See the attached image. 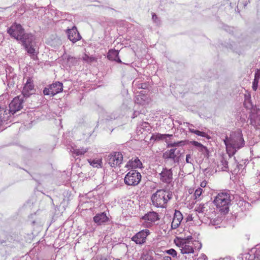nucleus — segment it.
Listing matches in <instances>:
<instances>
[{
	"label": "nucleus",
	"instance_id": "obj_1",
	"mask_svg": "<svg viewBox=\"0 0 260 260\" xmlns=\"http://www.w3.org/2000/svg\"><path fill=\"white\" fill-rule=\"evenodd\" d=\"M227 151H232L235 153L237 150L244 147L245 143L242 131L240 129L232 132L229 138L228 136L224 140Z\"/></svg>",
	"mask_w": 260,
	"mask_h": 260
},
{
	"label": "nucleus",
	"instance_id": "obj_2",
	"mask_svg": "<svg viewBox=\"0 0 260 260\" xmlns=\"http://www.w3.org/2000/svg\"><path fill=\"white\" fill-rule=\"evenodd\" d=\"M7 32L13 38L18 41H20L21 43L26 44V43L29 42L31 40V34L25 33L24 29L22 26L17 23L13 24L7 30Z\"/></svg>",
	"mask_w": 260,
	"mask_h": 260
},
{
	"label": "nucleus",
	"instance_id": "obj_3",
	"mask_svg": "<svg viewBox=\"0 0 260 260\" xmlns=\"http://www.w3.org/2000/svg\"><path fill=\"white\" fill-rule=\"evenodd\" d=\"M230 194L227 192H220L215 197L213 203L221 212L227 213L231 202Z\"/></svg>",
	"mask_w": 260,
	"mask_h": 260
},
{
	"label": "nucleus",
	"instance_id": "obj_4",
	"mask_svg": "<svg viewBox=\"0 0 260 260\" xmlns=\"http://www.w3.org/2000/svg\"><path fill=\"white\" fill-rule=\"evenodd\" d=\"M141 179V174L136 170H132L125 175L124 183L127 185L135 186L138 184Z\"/></svg>",
	"mask_w": 260,
	"mask_h": 260
},
{
	"label": "nucleus",
	"instance_id": "obj_5",
	"mask_svg": "<svg viewBox=\"0 0 260 260\" xmlns=\"http://www.w3.org/2000/svg\"><path fill=\"white\" fill-rule=\"evenodd\" d=\"M106 160L111 167H116L122 163L123 155L120 152H113L107 156Z\"/></svg>",
	"mask_w": 260,
	"mask_h": 260
},
{
	"label": "nucleus",
	"instance_id": "obj_6",
	"mask_svg": "<svg viewBox=\"0 0 260 260\" xmlns=\"http://www.w3.org/2000/svg\"><path fill=\"white\" fill-rule=\"evenodd\" d=\"M24 96L19 95L12 101L9 104V111L12 114H15L16 112L20 110L23 108L24 102Z\"/></svg>",
	"mask_w": 260,
	"mask_h": 260
},
{
	"label": "nucleus",
	"instance_id": "obj_7",
	"mask_svg": "<svg viewBox=\"0 0 260 260\" xmlns=\"http://www.w3.org/2000/svg\"><path fill=\"white\" fill-rule=\"evenodd\" d=\"M63 85L61 82H55L50 85L48 87H46L43 90V93L45 95H50L54 96L57 93L60 92L62 90Z\"/></svg>",
	"mask_w": 260,
	"mask_h": 260
},
{
	"label": "nucleus",
	"instance_id": "obj_8",
	"mask_svg": "<svg viewBox=\"0 0 260 260\" xmlns=\"http://www.w3.org/2000/svg\"><path fill=\"white\" fill-rule=\"evenodd\" d=\"M149 234V231L147 229L142 230L133 236L132 240L137 244H142L145 242L146 237Z\"/></svg>",
	"mask_w": 260,
	"mask_h": 260
},
{
	"label": "nucleus",
	"instance_id": "obj_9",
	"mask_svg": "<svg viewBox=\"0 0 260 260\" xmlns=\"http://www.w3.org/2000/svg\"><path fill=\"white\" fill-rule=\"evenodd\" d=\"M35 92L34 85L32 80L31 78H28L25 84L23 90L22 94L24 97H29L30 95Z\"/></svg>",
	"mask_w": 260,
	"mask_h": 260
},
{
	"label": "nucleus",
	"instance_id": "obj_10",
	"mask_svg": "<svg viewBox=\"0 0 260 260\" xmlns=\"http://www.w3.org/2000/svg\"><path fill=\"white\" fill-rule=\"evenodd\" d=\"M66 33L68 35V39L73 43L81 39V36L75 26H73L71 29H67Z\"/></svg>",
	"mask_w": 260,
	"mask_h": 260
},
{
	"label": "nucleus",
	"instance_id": "obj_11",
	"mask_svg": "<svg viewBox=\"0 0 260 260\" xmlns=\"http://www.w3.org/2000/svg\"><path fill=\"white\" fill-rule=\"evenodd\" d=\"M150 130V126L148 122H141L137 127L136 133L138 136L142 135L141 138H143Z\"/></svg>",
	"mask_w": 260,
	"mask_h": 260
},
{
	"label": "nucleus",
	"instance_id": "obj_12",
	"mask_svg": "<svg viewBox=\"0 0 260 260\" xmlns=\"http://www.w3.org/2000/svg\"><path fill=\"white\" fill-rule=\"evenodd\" d=\"M251 124L256 125L259 124L260 122V109L256 107L252 108L250 115Z\"/></svg>",
	"mask_w": 260,
	"mask_h": 260
},
{
	"label": "nucleus",
	"instance_id": "obj_13",
	"mask_svg": "<svg viewBox=\"0 0 260 260\" xmlns=\"http://www.w3.org/2000/svg\"><path fill=\"white\" fill-rule=\"evenodd\" d=\"M151 201L153 205L156 207H162V191L158 190L151 197Z\"/></svg>",
	"mask_w": 260,
	"mask_h": 260
},
{
	"label": "nucleus",
	"instance_id": "obj_14",
	"mask_svg": "<svg viewBox=\"0 0 260 260\" xmlns=\"http://www.w3.org/2000/svg\"><path fill=\"white\" fill-rule=\"evenodd\" d=\"M171 214L174 215L171 223V227L172 229H175L180 225L183 219V216L181 213L177 210H175L174 213L172 212Z\"/></svg>",
	"mask_w": 260,
	"mask_h": 260
},
{
	"label": "nucleus",
	"instance_id": "obj_15",
	"mask_svg": "<svg viewBox=\"0 0 260 260\" xmlns=\"http://www.w3.org/2000/svg\"><path fill=\"white\" fill-rule=\"evenodd\" d=\"M119 52L116 50H110L109 51L107 57L109 59L116 61L117 62L121 63V61L118 56Z\"/></svg>",
	"mask_w": 260,
	"mask_h": 260
},
{
	"label": "nucleus",
	"instance_id": "obj_16",
	"mask_svg": "<svg viewBox=\"0 0 260 260\" xmlns=\"http://www.w3.org/2000/svg\"><path fill=\"white\" fill-rule=\"evenodd\" d=\"M108 218L105 213L98 214L93 217L94 221L98 224H101L108 221Z\"/></svg>",
	"mask_w": 260,
	"mask_h": 260
},
{
	"label": "nucleus",
	"instance_id": "obj_17",
	"mask_svg": "<svg viewBox=\"0 0 260 260\" xmlns=\"http://www.w3.org/2000/svg\"><path fill=\"white\" fill-rule=\"evenodd\" d=\"M192 243H185L181 249L182 254H193L194 253V248L192 247Z\"/></svg>",
	"mask_w": 260,
	"mask_h": 260
},
{
	"label": "nucleus",
	"instance_id": "obj_18",
	"mask_svg": "<svg viewBox=\"0 0 260 260\" xmlns=\"http://www.w3.org/2000/svg\"><path fill=\"white\" fill-rule=\"evenodd\" d=\"M31 40H29V42L26 43V44L21 43L22 45L25 47L27 52L31 55L35 53V49L32 47L31 43L34 40V36L31 35L30 36Z\"/></svg>",
	"mask_w": 260,
	"mask_h": 260
},
{
	"label": "nucleus",
	"instance_id": "obj_19",
	"mask_svg": "<svg viewBox=\"0 0 260 260\" xmlns=\"http://www.w3.org/2000/svg\"><path fill=\"white\" fill-rule=\"evenodd\" d=\"M143 218L144 220L150 222H154L158 219V215L156 212H151L145 214L143 216Z\"/></svg>",
	"mask_w": 260,
	"mask_h": 260
},
{
	"label": "nucleus",
	"instance_id": "obj_20",
	"mask_svg": "<svg viewBox=\"0 0 260 260\" xmlns=\"http://www.w3.org/2000/svg\"><path fill=\"white\" fill-rule=\"evenodd\" d=\"M127 166L132 168H140L142 166V163L138 157L133 158L128 161Z\"/></svg>",
	"mask_w": 260,
	"mask_h": 260
},
{
	"label": "nucleus",
	"instance_id": "obj_21",
	"mask_svg": "<svg viewBox=\"0 0 260 260\" xmlns=\"http://www.w3.org/2000/svg\"><path fill=\"white\" fill-rule=\"evenodd\" d=\"M11 113L9 110L7 111L5 108H0V120L1 121H6L8 120L10 114Z\"/></svg>",
	"mask_w": 260,
	"mask_h": 260
},
{
	"label": "nucleus",
	"instance_id": "obj_22",
	"mask_svg": "<svg viewBox=\"0 0 260 260\" xmlns=\"http://www.w3.org/2000/svg\"><path fill=\"white\" fill-rule=\"evenodd\" d=\"M244 106L246 109H251L252 107V103L251 101V95L249 93L245 94V101Z\"/></svg>",
	"mask_w": 260,
	"mask_h": 260
},
{
	"label": "nucleus",
	"instance_id": "obj_23",
	"mask_svg": "<svg viewBox=\"0 0 260 260\" xmlns=\"http://www.w3.org/2000/svg\"><path fill=\"white\" fill-rule=\"evenodd\" d=\"M172 180V173L170 170H164V182L170 183Z\"/></svg>",
	"mask_w": 260,
	"mask_h": 260
},
{
	"label": "nucleus",
	"instance_id": "obj_24",
	"mask_svg": "<svg viewBox=\"0 0 260 260\" xmlns=\"http://www.w3.org/2000/svg\"><path fill=\"white\" fill-rule=\"evenodd\" d=\"M88 161L93 167L101 168L102 167V161L101 159H88Z\"/></svg>",
	"mask_w": 260,
	"mask_h": 260
},
{
	"label": "nucleus",
	"instance_id": "obj_25",
	"mask_svg": "<svg viewBox=\"0 0 260 260\" xmlns=\"http://www.w3.org/2000/svg\"><path fill=\"white\" fill-rule=\"evenodd\" d=\"M133 84H135L138 88L146 89L148 85L146 83H142L141 80H135L133 81Z\"/></svg>",
	"mask_w": 260,
	"mask_h": 260
},
{
	"label": "nucleus",
	"instance_id": "obj_26",
	"mask_svg": "<svg viewBox=\"0 0 260 260\" xmlns=\"http://www.w3.org/2000/svg\"><path fill=\"white\" fill-rule=\"evenodd\" d=\"M88 148H81V149H73L72 152L76 156H79L83 155L88 151Z\"/></svg>",
	"mask_w": 260,
	"mask_h": 260
},
{
	"label": "nucleus",
	"instance_id": "obj_27",
	"mask_svg": "<svg viewBox=\"0 0 260 260\" xmlns=\"http://www.w3.org/2000/svg\"><path fill=\"white\" fill-rule=\"evenodd\" d=\"M176 149L173 148L171 149L169 152H166V155L167 158L175 159L177 156V154L176 153Z\"/></svg>",
	"mask_w": 260,
	"mask_h": 260
},
{
	"label": "nucleus",
	"instance_id": "obj_28",
	"mask_svg": "<svg viewBox=\"0 0 260 260\" xmlns=\"http://www.w3.org/2000/svg\"><path fill=\"white\" fill-rule=\"evenodd\" d=\"M189 129L190 132L195 134L198 136L209 138L208 137V135L205 132H201L200 131L196 130L194 129H192V128H189Z\"/></svg>",
	"mask_w": 260,
	"mask_h": 260
},
{
	"label": "nucleus",
	"instance_id": "obj_29",
	"mask_svg": "<svg viewBox=\"0 0 260 260\" xmlns=\"http://www.w3.org/2000/svg\"><path fill=\"white\" fill-rule=\"evenodd\" d=\"M141 260H153V258L149 252L144 251L141 255Z\"/></svg>",
	"mask_w": 260,
	"mask_h": 260
},
{
	"label": "nucleus",
	"instance_id": "obj_30",
	"mask_svg": "<svg viewBox=\"0 0 260 260\" xmlns=\"http://www.w3.org/2000/svg\"><path fill=\"white\" fill-rule=\"evenodd\" d=\"M162 140V135L159 133L153 134L150 138V141H158Z\"/></svg>",
	"mask_w": 260,
	"mask_h": 260
},
{
	"label": "nucleus",
	"instance_id": "obj_31",
	"mask_svg": "<svg viewBox=\"0 0 260 260\" xmlns=\"http://www.w3.org/2000/svg\"><path fill=\"white\" fill-rule=\"evenodd\" d=\"M187 144V143L186 141H180L177 142L169 143L168 146L171 147L182 146Z\"/></svg>",
	"mask_w": 260,
	"mask_h": 260
},
{
	"label": "nucleus",
	"instance_id": "obj_32",
	"mask_svg": "<svg viewBox=\"0 0 260 260\" xmlns=\"http://www.w3.org/2000/svg\"><path fill=\"white\" fill-rule=\"evenodd\" d=\"M205 205L203 204H199L196 208V211L199 213H204L205 211Z\"/></svg>",
	"mask_w": 260,
	"mask_h": 260
},
{
	"label": "nucleus",
	"instance_id": "obj_33",
	"mask_svg": "<svg viewBox=\"0 0 260 260\" xmlns=\"http://www.w3.org/2000/svg\"><path fill=\"white\" fill-rule=\"evenodd\" d=\"M203 192V189L202 188L199 187V188H197L195 190V192L194 193L195 198L197 199L198 198H199L201 196V194H202Z\"/></svg>",
	"mask_w": 260,
	"mask_h": 260
},
{
	"label": "nucleus",
	"instance_id": "obj_34",
	"mask_svg": "<svg viewBox=\"0 0 260 260\" xmlns=\"http://www.w3.org/2000/svg\"><path fill=\"white\" fill-rule=\"evenodd\" d=\"M164 252L167 254L172 256L173 257L177 256V252L174 249H170L169 250H165Z\"/></svg>",
	"mask_w": 260,
	"mask_h": 260
},
{
	"label": "nucleus",
	"instance_id": "obj_35",
	"mask_svg": "<svg viewBox=\"0 0 260 260\" xmlns=\"http://www.w3.org/2000/svg\"><path fill=\"white\" fill-rule=\"evenodd\" d=\"M199 150L204 154L208 155L209 153L207 148L203 144L202 145V146L199 148Z\"/></svg>",
	"mask_w": 260,
	"mask_h": 260
},
{
	"label": "nucleus",
	"instance_id": "obj_36",
	"mask_svg": "<svg viewBox=\"0 0 260 260\" xmlns=\"http://www.w3.org/2000/svg\"><path fill=\"white\" fill-rule=\"evenodd\" d=\"M259 80L256 79H254V80L253 81L252 83V89L253 90L256 91L258 84Z\"/></svg>",
	"mask_w": 260,
	"mask_h": 260
},
{
	"label": "nucleus",
	"instance_id": "obj_37",
	"mask_svg": "<svg viewBox=\"0 0 260 260\" xmlns=\"http://www.w3.org/2000/svg\"><path fill=\"white\" fill-rule=\"evenodd\" d=\"M190 143L193 145V146L198 147L199 148L202 146V145L201 143L195 141H190Z\"/></svg>",
	"mask_w": 260,
	"mask_h": 260
},
{
	"label": "nucleus",
	"instance_id": "obj_38",
	"mask_svg": "<svg viewBox=\"0 0 260 260\" xmlns=\"http://www.w3.org/2000/svg\"><path fill=\"white\" fill-rule=\"evenodd\" d=\"M260 78V70H257L255 73L254 79L259 80Z\"/></svg>",
	"mask_w": 260,
	"mask_h": 260
},
{
	"label": "nucleus",
	"instance_id": "obj_39",
	"mask_svg": "<svg viewBox=\"0 0 260 260\" xmlns=\"http://www.w3.org/2000/svg\"><path fill=\"white\" fill-rule=\"evenodd\" d=\"M192 215H193L192 214H189L187 216V217L186 218V220L187 221L193 220L194 217H193Z\"/></svg>",
	"mask_w": 260,
	"mask_h": 260
},
{
	"label": "nucleus",
	"instance_id": "obj_40",
	"mask_svg": "<svg viewBox=\"0 0 260 260\" xmlns=\"http://www.w3.org/2000/svg\"><path fill=\"white\" fill-rule=\"evenodd\" d=\"M191 159L190 154H187L186 156V162L187 163H191L190 159Z\"/></svg>",
	"mask_w": 260,
	"mask_h": 260
},
{
	"label": "nucleus",
	"instance_id": "obj_41",
	"mask_svg": "<svg viewBox=\"0 0 260 260\" xmlns=\"http://www.w3.org/2000/svg\"><path fill=\"white\" fill-rule=\"evenodd\" d=\"M207 184V182L206 180H204L201 183L200 186L201 187L204 188L206 186Z\"/></svg>",
	"mask_w": 260,
	"mask_h": 260
},
{
	"label": "nucleus",
	"instance_id": "obj_42",
	"mask_svg": "<svg viewBox=\"0 0 260 260\" xmlns=\"http://www.w3.org/2000/svg\"><path fill=\"white\" fill-rule=\"evenodd\" d=\"M139 98H141V99H142V96L141 95H138L137 97V99H136V102L138 103H139L140 104H142V105H143L144 103L143 102H139Z\"/></svg>",
	"mask_w": 260,
	"mask_h": 260
},
{
	"label": "nucleus",
	"instance_id": "obj_43",
	"mask_svg": "<svg viewBox=\"0 0 260 260\" xmlns=\"http://www.w3.org/2000/svg\"><path fill=\"white\" fill-rule=\"evenodd\" d=\"M164 260H172V258L168 256H164Z\"/></svg>",
	"mask_w": 260,
	"mask_h": 260
},
{
	"label": "nucleus",
	"instance_id": "obj_44",
	"mask_svg": "<svg viewBox=\"0 0 260 260\" xmlns=\"http://www.w3.org/2000/svg\"><path fill=\"white\" fill-rule=\"evenodd\" d=\"M31 57L32 59H33L34 60H35L37 58V55L35 54V53L31 55Z\"/></svg>",
	"mask_w": 260,
	"mask_h": 260
},
{
	"label": "nucleus",
	"instance_id": "obj_45",
	"mask_svg": "<svg viewBox=\"0 0 260 260\" xmlns=\"http://www.w3.org/2000/svg\"><path fill=\"white\" fill-rule=\"evenodd\" d=\"M157 18V16L155 14H153L152 16V18L153 20H155Z\"/></svg>",
	"mask_w": 260,
	"mask_h": 260
},
{
	"label": "nucleus",
	"instance_id": "obj_46",
	"mask_svg": "<svg viewBox=\"0 0 260 260\" xmlns=\"http://www.w3.org/2000/svg\"><path fill=\"white\" fill-rule=\"evenodd\" d=\"M159 175H160V180H161L162 179V171L159 173Z\"/></svg>",
	"mask_w": 260,
	"mask_h": 260
},
{
	"label": "nucleus",
	"instance_id": "obj_47",
	"mask_svg": "<svg viewBox=\"0 0 260 260\" xmlns=\"http://www.w3.org/2000/svg\"><path fill=\"white\" fill-rule=\"evenodd\" d=\"M171 196H172L171 194L168 195V198H169V199H170L172 198Z\"/></svg>",
	"mask_w": 260,
	"mask_h": 260
},
{
	"label": "nucleus",
	"instance_id": "obj_48",
	"mask_svg": "<svg viewBox=\"0 0 260 260\" xmlns=\"http://www.w3.org/2000/svg\"><path fill=\"white\" fill-rule=\"evenodd\" d=\"M170 135H163V137H164V139L166 138V137L167 136H169Z\"/></svg>",
	"mask_w": 260,
	"mask_h": 260
},
{
	"label": "nucleus",
	"instance_id": "obj_49",
	"mask_svg": "<svg viewBox=\"0 0 260 260\" xmlns=\"http://www.w3.org/2000/svg\"><path fill=\"white\" fill-rule=\"evenodd\" d=\"M203 257H204V259H205V258H207V257L206 256V255H203Z\"/></svg>",
	"mask_w": 260,
	"mask_h": 260
}]
</instances>
